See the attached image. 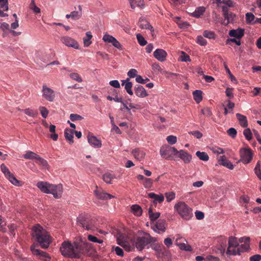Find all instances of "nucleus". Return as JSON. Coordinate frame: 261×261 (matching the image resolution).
Masks as SVG:
<instances>
[{
  "instance_id": "f257e3e1",
  "label": "nucleus",
  "mask_w": 261,
  "mask_h": 261,
  "mask_svg": "<svg viewBox=\"0 0 261 261\" xmlns=\"http://www.w3.org/2000/svg\"><path fill=\"white\" fill-rule=\"evenodd\" d=\"M61 254L64 256L81 258L83 256H90L94 252L93 245L87 242L85 238H76L73 244L69 241L63 242L60 247Z\"/></svg>"
},
{
  "instance_id": "f03ea898",
  "label": "nucleus",
  "mask_w": 261,
  "mask_h": 261,
  "mask_svg": "<svg viewBox=\"0 0 261 261\" xmlns=\"http://www.w3.org/2000/svg\"><path fill=\"white\" fill-rule=\"evenodd\" d=\"M156 241V239L151 237L149 233L139 231L134 238L133 245L137 250L141 251L145 248L148 249L150 243Z\"/></svg>"
},
{
  "instance_id": "7ed1b4c3",
  "label": "nucleus",
  "mask_w": 261,
  "mask_h": 261,
  "mask_svg": "<svg viewBox=\"0 0 261 261\" xmlns=\"http://www.w3.org/2000/svg\"><path fill=\"white\" fill-rule=\"evenodd\" d=\"M33 237L43 249L47 248L51 243V237L47 231L39 224L33 227Z\"/></svg>"
},
{
  "instance_id": "20e7f679",
  "label": "nucleus",
  "mask_w": 261,
  "mask_h": 261,
  "mask_svg": "<svg viewBox=\"0 0 261 261\" xmlns=\"http://www.w3.org/2000/svg\"><path fill=\"white\" fill-rule=\"evenodd\" d=\"M174 208L184 220H189L193 216V210L185 202L180 201L176 203Z\"/></svg>"
},
{
  "instance_id": "39448f33",
  "label": "nucleus",
  "mask_w": 261,
  "mask_h": 261,
  "mask_svg": "<svg viewBox=\"0 0 261 261\" xmlns=\"http://www.w3.org/2000/svg\"><path fill=\"white\" fill-rule=\"evenodd\" d=\"M77 224L87 230H95L96 229V221L88 215H82L77 218Z\"/></svg>"
},
{
  "instance_id": "423d86ee",
  "label": "nucleus",
  "mask_w": 261,
  "mask_h": 261,
  "mask_svg": "<svg viewBox=\"0 0 261 261\" xmlns=\"http://www.w3.org/2000/svg\"><path fill=\"white\" fill-rule=\"evenodd\" d=\"M162 156L166 159H174L178 153V151L174 147L170 146H163L160 149Z\"/></svg>"
},
{
  "instance_id": "0eeeda50",
  "label": "nucleus",
  "mask_w": 261,
  "mask_h": 261,
  "mask_svg": "<svg viewBox=\"0 0 261 261\" xmlns=\"http://www.w3.org/2000/svg\"><path fill=\"white\" fill-rule=\"evenodd\" d=\"M239 247V242L237 238L231 236L228 238V247L226 251V253L228 255H237V252H236L237 248Z\"/></svg>"
},
{
  "instance_id": "6e6552de",
  "label": "nucleus",
  "mask_w": 261,
  "mask_h": 261,
  "mask_svg": "<svg viewBox=\"0 0 261 261\" xmlns=\"http://www.w3.org/2000/svg\"><path fill=\"white\" fill-rule=\"evenodd\" d=\"M240 154L241 159L239 161V162H242L244 164L249 163L253 156V153L251 149L249 148H243L240 150Z\"/></svg>"
},
{
  "instance_id": "1a4fd4ad",
  "label": "nucleus",
  "mask_w": 261,
  "mask_h": 261,
  "mask_svg": "<svg viewBox=\"0 0 261 261\" xmlns=\"http://www.w3.org/2000/svg\"><path fill=\"white\" fill-rule=\"evenodd\" d=\"M118 244L125 249L126 250H130V239L125 234L118 233L117 237Z\"/></svg>"
},
{
  "instance_id": "9d476101",
  "label": "nucleus",
  "mask_w": 261,
  "mask_h": 261,
  "mask_svg": "<svg viewBox=\"0 0 261 261\" xmlns=\"http://www.w3.org/2000/svg\"><path fill=\"white\" fill-rule=\"evenodd\" d=\"M36 245L33 244L31 247V250L34 255L37 256L40 259L44 261H50V257L49 254L44 251H41L36 248Z\"/></svg>"
},
{
  "instance_id": "9b49d317",
  "label": "nucleus",
  "mask_w": 261,
  "mask_h": 261,
  "mask_svg": "<svg viewBox=\"0 0 261 261\" xmlns=\"http://www.w3.org/2000/svg\"><path fill=\"white\" fill-rule=\"evenodd\" d=\"M1 170L4 173L6 177L9 180V181L14 185L19 186V181L17 180L15 177L12 175L10 172L9 169L3 164L1 166Z\"/></svg>"
},
{
  "instance_id": "f8f14e48",
  "label": "nucleus",
  "mask_w": 261,
  "mask_h": 261,
  "mask_svg": "<svg viewBox=\"0 0 261 261\" xmlns=\"http://www.w3.org/2000/svg\"><path fill=\"white\" fill-rule=\"evenodd\" d=\"M43 97L49 101H53L55 97V93L53 90L44 85L42 86Z\"/></svg>"
},
{
  "instance_id": "ddd939ff",
  "label": "nucleus",
  "mask_w": 261,
  "mask_h": 261,
  "mask_svg": "<svg viewBox=\"0 0 261 261\" xmlns=\"http://www.w3.org/2000/svg\"><path fill=\"white\" fill-rule=\"evenodd\" d=\"M63 193L62 185H51L49 193L52 194L55 198H60Z\"/></svg>"
},
{
  "instance_id": "4468645a",
  "label": "nucleus",
  "mask_w": 261,
  "mask_h": 261,
  "mask_svg": "<svg viewBox=\"0 0 261 261\" xmlns=\"http://www.w3.org/2000/svg\"><path fill=\"white\" fill-rule=\"evenodd\" d=\"M61 41L68 47L78 49L79 44L76 41L68 36H63L61 38Z\"/></svg>"
},
{
  "instance_id": "2eb2a0df",
  "label": "nucleus",
  "mask_w": 261,
  "mask_h": 261,
  "mask_svg": "<svg viewBox=\"0 0 261 261\" xmlns=\"http://www.w3.org/2000/svg\"><path fill=\"white\" fill-rule=\"evenodd\" d=\"M138 24L141 29L150 31L152 36H153L154 28L145 18L140 17Z\"/></svg>"
},
{
  "instance_id": "dca6fc26",
  "label": "nucleus",
  "mask_w": 261,
  "mask_h": 261,
  "mask_svg": "<svg viewBox=\"0 0 261 261\" xmlns=\"http://www.w3.org/2000/svg\"><path fill=\"white\" fill-rule=\"evenodd\" d=\"M154 57L160 62H164L166 60L167 53L163 49H156L153 53Z\"/></svg>"
},
{
  "instance_id": "f3484780",
  "label": "nucleus",
  "mask_w": 261,
  "mask_h": 261,
  "mask_svg": "<svg viewBox=\"0 0 261 261\" xmlns=\"http://www.w3.org/2000/svg\"><path fill=\"white\" fill-rule=\"evenodd\" d=\"M88 141L89 143L95 148H100L102 144L101 141L98 139L95 136L90 133L88 135Z\"/></svg>"
},
{
  "instance_id": "a211bd4d",
  "label": "nucleus",
  "mask_w": 261,
  "mask_h": 261,
  "mask_svg": "<svg viewBox=\"0 0 261 261\" xmlns=\"http://www.w3.org/2000/svg\"><path fill=\"white\" fill-rule=\"evenodd\" d=\"M102 40L105 42L111 43L113 46L117 48H119L121 47L120 43L111 35L105 34L103 37Z\"/></svg>"
},
{
  "instance_id": "6ab92c4d",
  "label": "nucleus",
  "mask_w": 261,
  "mask_h": 261,
  "mask_svg": "<svg viewBox=\"0 0 261 261\" xmlns=\"http://www.w3.org/2000/svg\"><path fill=\"white\" fill-rule=\"evenodd\" d=\"M229 35L230 37L240 39L244 35V30L241 28L231 30L229 32Z\"/></svg>"
},
{
  "instance_id": "aec40b11",
  "label": "nucleus",
  "mask_w": 261,
  "mask_h": 261,
  "mask_svg": "<svg viewBox=\"0 0 261 261\" xmlns=\"http://www.w3.org/2000/svg\"><path fill=\"white\" fill-rule=\"evenodd\" d=\"M177 154L179 158L182 160L186 164L190 163L192 160V156L184 150L178 151Z\"/></svg>"
},
{
  "instance_id": "412c9836",
  "label": "nucleus",
  "mask_w": 261,
  "mask_h": 261,
  "mask_svg": "<svg viewBox=\"0 0 261 261\" xmlns=\"http://www.w3.org/2000/svg\"><path fill=\"white\" fill-rule=\"evenodd\" d=\"M219 163L220 165H223L229 169L232 170L233 169V165L227 159L225 155H222L220 157Z\"/></svg>"
},
{
  "instance_id": "4be33fe9",
  "label": "nucleus",
  "mask_w": 261,
  "mask_h": 261,
  "mask_svg": "<svg viewBox=\"0 0 261 261\" xmlns=\"http://www.w3.org/2000/svg\"><path fill=\"white\" fill-rule=\"evenodd\" d=\"M51 185L46 182L40 181L37 184V186L42 192L48 194Z\"/></svg>"
},
{
  "instance_id": "5701e85b",
  "label": "nucleus",
  "mask_w": 261,
  "mask_h": 261,
  "mask_svg": "<svg viewBox=\"0 0 261 261\" xmlns=\"http://www.w3.org/2000/svg\"><path fill=\"white\" fill-rule=\"evenodd\" d=\"M250 249V242H246L241 245L239 244V247L237 248L236 252L238 253L237 255H240L242 253L248 251Z\"/></svg>"
},
{
  "instance_id": "b1692460",
  "label": "nucleus",
  "mask_w": 261,
  "mask_h": 261,
  "mask_svg": "<svg viewBox=\"0 0 261 261\" xmlns=\"http://www.w3.org/2000/svg\"><path fill=\"white\" fill-rule=\"evenodd\" d=\"M148 197L154 199L153 203L156 204L157 202L162 203L164 200V196L162 195H157L154 193H148Z\"/></svg>"
},
{
  "instance_id": "393cba45",
  "label": "nucleus",
  "mask_w": 261,
  "mask_h": 261,
  "mask_svg": "<svg viewBox=\"0 0 261 261\" xmlns=\"http://www.w3.org/2000/svg\"><path fill=\"white\" fill-rule=\"evenodd\" d=\"M95 193L96 197L102 200H107L113 198L114 196L110 194L105 193L104 192H100L97 190L95 191Z\"/></svg>"
},
{
  "instance_id": "a878e982",
  "label": "nucleus",
  "mask_w": 261,
  "mask_h": 261,
  "mask_svg": "<svg viewBox=\"0 0 261 261\" xmlns=\"http://www.w3.org/2000/svg\"><path fill=\"white\" fill-rule=\"evenodd\" d=\"M73 132L74 130H71L69 128H66L64 132V136L66 140L70 143L72 144L73 143Z\"/></svg>"
},
{
  "instance_id": "bb28decb",
  "label": "nucleus",
  "mask_w": 261,
  "mask_h": 261,
  "mask_svg": "<svg viewBox=\"0 0 261 261\" xmlns=\"http://www.w3.org/2000/svg\"><path fill=\"white\" fill-rule=\"evenodd\" d=\"M135 93L139 97H144L147 95L145 89L140 85L135 88Z\"/></svg>"
},
{
  "instance_id": "cd10ccee",
  "label": "nucleus",
  "mask_w": 261,
  "mask_h": 261,
  "mask_svg": "<svg viewBox=\"0 0 261 261\" xmlns=\"http://www.w3.org/2000/svg\"><path fill=\"white\" fill-rule=\"evenodd\" d=\"M132 154H133V156L137 161H141L144 159L145 156V153L138 149H134L132 152Z\"/></svg>"
},
{
  "instance_id": "c85d7f7f",
  "label": "nucleus",
  "mask_w": 261,
  "mask_h": 261,
  "mask_svg": "<svg viewBox=\"0 0 261 261\" xmlns=\"http://www.w3.org/2000/svg\"><path fill=\"white\" fill-rule=\"evenodd\" d=\"M236 117L239 121L240 124L243 127H246L248 125V121L247 119V117L243 115L240 113H237L236 114Z\"/></svg>"
},
{
  "instance_id": "c756f323",
  "label": "nucleus",
  "mask_w": 261,
  "mask_h": 261,
  "mask_svg": "<svg viewBox=\"0 0 261 261\" xmlns=\"http://www.w3.org/2000/svg\"><path fill=\"white\" fill-rule=\"evenodd\" d=\"M132 213L137 216L140 217L142 215L143 211L141 207L138 204L132 205Z\"/></svg>"
},
{
  "instance_id": "7c9ffc66",
  "label": "nucleus",
  "mask_w": 261,
  "mask_h": 261,
  "mask_svg": "<svg viewBox=\"0 0 261 261\" xmlns=\"http://www.w3.org/2000/svg\"><path fill=\"white\" fill-rule=\"evenodd\" d=\"M223 16L225 18V20L222 22V23L225 25H226L230 22H231L233 21L236 15L232 12H229L228 14H225V15Z\"/></svg>"
},
{
  "instance_id": "2f4dec72",
  "label": "nucleus",
  "mask_w": 261,
  "mask_h": 261,
  "mask_svg": "<svg viewBox=\"0 0 261 261\" xmlns=\"http://www.w3.org/2000/svg\"><path fill=\"white\" fill-rule=\"evenodd\" d=\"M205 8L203 6L197 7L195 11L192 14V15L195 18L200 17L204 13Z\"/></svg>"
},
{
  "instance_id": "473e14b6",
  "label": "nucleus",
  "mask_w": 261,
  "mask_h": 261,
  "mask_svg": "<svg viewBox=\"0 0 261 261\" xmlns=\"http://www.w3.org/2000/svg\"><path fill=\"white\" fill-rule=\"evenodd\" d=\"M115 178V175L110 172H107L102 176L103 181L107 184H112L111 181Z\"/></svg>"
},
{
  "instance_id": "72a5a7b5",
  "label": "nucleus",
  "mask_w": 261,
  "mask_h": 261,
  "mask_svg": "<svg viewBox=\"0 0 261 261\" xmlns=\"http://www.w3.org/2000/svg\"><path fill=\"white\" fill-rule=\"evenodd\" d=\"M92 38V35L90 32H87L86 33V36L83 38L84 45L85 47L89 46L91 43V41Z\"/></svg>"
},
{
  "instance_id": "f704fd0d",
  "label": "nucleus",
  "mask_w": 261,
  "mask_h": 261,
  "mask_svg": "<svg viewBox=\"0 0 261 261\" xmlns=\"http://www.w3.org/2000/svg\"><path fill=\"white\" fill-rule=\"evenodd\" d=\"M56 128V126L53 124H51L49 127V132L51 133L50 135V137L54 141H57L58 139V135L55 133Z\"/></svg>"
},
{
  "instance_id": "c9c22d12",
  "label": "nucleus",
  "mask_w": 261,
  "mask_h": 261,
  "mask_svg": "<svg viewBox=\"0 0 261 261\" xmlns=\"http://www.w3.org/2000/svg\"><path fill=\"white\" fill-rule=\"evenodd\" d=\"M36 163L40 165H41L45 168H47L49 166L47 162L44 159L40 157L39 155L37 156Z\"/></svg>"
},
{
  "instance_id": "e433bc0d",
  "label": "nucleus",
  "mask_w": 261,
  "mask_h": 261,
  "mask_svg": "<svg viewBox=\"0 0 261 261\" xmlns=\"http://www.w3.org/2000/svg\"><path fill=\"white\" fill-rule=\"evenodd\" d=\"M202 93L200 90H195L193 92L194 99L197 103H199L202 100Z\"/></svg>"
},
{
  "instance_id": "4c0bfd02",
  "label": "nucleus",
  "mask_w": 261,
  "mask_h": 261,
  "mask_svg": "<svg viewBox=\"0 0 261 261\" xmlns=\"http://www.w3.org/2000/svg\"><path fill=\"white\" fill-rule=\"evenodd\" d=\"M165 224L166 223L164 220H159L156 223L155 227L159 230L165 231Z\"/></svg>"
},
{
  "instance_id": "58836bf2",
  "label": "nucleus",
  "mask_w": 261,
  "mask_h": 261,
  "mask_svg": "<svg viewBox=\"0 0 261 261\" xmlns=\"http://www.w3.org/2000/svg\"><path fill=\"white\" fill-rule=\"evenodd\" d=\"M148 214L151 221L156 220L160 216V213L159 212L153 213L151 207L149 208Z\"/></svg>"
},
{
  "instance_id": "ea45409f",
  "label": "nucleus",
  "mask_w": 261,
  "mask_h": 261,
  "mask_svg": "<svg viewBox=\"0 0 261 261\" xmlns=\"http://www.w3.org/2000/svg\"><path fill=\"white\" fill-rule=\"evenodd\" d=\"M196 154L202 161H207L209 159L208 154L205 152L198 151L196 152Z\"/></svg>"
},
{
  "instance_id": "a19ab883",
  "label": "nucleus",
  "mask_w": 261,
  "mask_h": 261,
  "mask_svg": "<svg viewBox=\"0 0 261 261\" xmlns=\"http://www.w3.org/2000/svg\"><path fill=\"white\" fill-rule=\"evenodd\" d=\"M121 82L122 86H124L127 92L129 94H130V82H129V78H127L125 80H122Z\"/></svg>"
},
{
  "instance_id": "79ce46f5",
  "label": "nucleus",
  "mask_w": 261,
  "mask_h": 261,
  "mask_svg": "<svg viewBox=\"0 0 261 261\" xmlns=\"http://www.w3.org/2000/svg\"><path fill=\"white\" fill-rule=\"evenodd\" d=\"M38 154L31 151H28L24 155L23 157L25 159L33 160L36 159Z\"/></svg>"
},
{
  "instance_id": "37998d69",
  "label": "nucleus",
  "mask_w": 261,
  "mask_h": 261,
  "mask_svg": "<svg viewBox=\"0 0 261 261\" xmlns=\"http://www.w3.org/2000/svg\"><path fill=\"white\" fill-rule=\"evenodd\" d=\"M88 240L93 243H97L98 244H102L103 243V240L97 238L96 237L89 234L87 237Z\"/></svg>"
},
{
  "instance_id": "c03bdc74",
  "label": "nucleus",
  "mask_w": 261,
  "mask_h": 261,
  "mask_svg": "<svg viewBox=\"0 0 261 261\" xmlns=\"http://www.w3.org/2000/svg\"><path fill=\"white\" fill-rule=\"evenodd\" d=\"M255 19L254 15L251 13L246 14V21L247 23H254Z\"/></svg>"
},
{
  "instance_id": "a18cd8bd",
  "label": "nucleus",
  "mask_w": 261,
  "mask_h": 261,
  "mask_svg": "<svg viewBox=\"0 0 261 261\" xmlns=\"http://www.w3.org/2000/svg\"><path fill=\"white\" fill-rule=\"evenodd\" d=\"M203 36L208 39H215L216 37L215 34L213 31L208 30H205L203 32Z\"/></svg>"
},
{
  "instance_id": "49530a36",
  "label": "nucleus",
  "mask_w": 261,
  "mask_h": 261,
  "mask_svg": "<svg viewBox=\"0 0 261 261\" xmlns=\"http://www.w3.org/2000/svg\"><path fill=\"white\" fill-rule=\"evenodd\" d=\"M142 184L145 188H150L152 186L153 180L149 178H145L142 181Z\"/></svg>"
},
{
  "instance_id": "de8ad7c7",
  "label": "nucleus",
  "mask_w": 261,
  "mask_h": 261,
  "mask_svg": "<svg viewBox=\"0 0 261 261\" xmlns=\"http://www.w3.org/2000/svg\"><path fill=\"white\" fill-rule=\"evenodd\" d=\"M25 114L32 117H35L38 115L37 111H34L29 108L23 110Z\"/></svg>"
},
{
  "instance_id": "09e8293b",
  "label": "nucleus",
  "mask_w": 261,
  "mask_h": 261,
  "mask_svg": "<svg viewBox=\"0 0 261 261\" xmlns=\"http://www.w3.org/2000/svg\"><path fill=\"white\" fill-rule=\"evenodd\" d=\"M260 161H258L254 168V172L258 178L261 180V171L260 168Z\"/></svg>"
},
{
  "instance_id": "8fccbe9b",
  "label": "nucleus",
  "mask_w": 261,
  "mask_h": 261,
  "mask_svg": "<svg viewBox=\"0 0 261 261\" xmlns=\"http://www.w3.org/2000/svg\"><path fill=\"white\" fill-rule=\"evenodd\" d=\"M136 36L138 42L140 45L144 46L147 44V41L140 34H137Z\"/></svg>"
},
{
  "instance_id": "3c124183",
  "label": "nucleus",
  "mask_w": 261,
  "mask_h": 261,
  "mask_svg": "<svg viewBox=\"0 0 261 261\" xmlns=\"http://www.w3.org/2000/svg\"><path fill=\"white\" fill-rule=\"evenodd\" d=\"M149 247H151V248L154 250V251H160V250L162 249L163 246L161 244H160L159 243H156L155 242H153L152 243H150L149 245Z\"/></svg>"
},
{
  "instance_id": "603ef678",
  "label": "nucleus",
  "mask_w": 261,
  "mask_h": 261,
  "mask_svg": "<svg viewBox=\"0 0 261 261\" xmlns=\"http://www.w3.org/2000/svg\"><path fill=\"white\" fill-rule=\"evenodd\" d=\"M231 42L235 43L237 45L239 46L241 44L240 39H237L236 38H229L227 39L226 41V44L227 45H231Z\"/></svg>"
},
{
  "instance_id": "864d4df0",
  "label": "nucleus",
  "mask_w": 261,
  "mask_h": 261,
  "mask_svg": "<svg viewBox=\"0 0 261 261\" xmlns=\"http://www.w3.org/2000/svg\"><path fill=\"white\" fill-rule=\"evenodd\" d=\"M196 42L201 46H205L207 44V41L201 36H197Z\"/></svg>"
},
{
  "instance_id": "5fc2aeb1",
  "label": "nucleus",
  "mask_w": 261,
  "mask_h": 261,
  "mask_svg": "<svg viewBox=\"0 0 261 261\" xmlns=\"http://www.w3.org/2000/svg\"><path fill=\"white\" fill-rule=\"evenodd\" d=\"M165 197L168 202H170L175 197V194L173 192H167L165 193Z\"/></svg>"
},
{
  "instance_id": "6e6d98bb",
  "label": "nucleus",
  "mask_w": 261,
  "mask_h": 261,
  "mask_svg": "<svg viewBox=\"0 0 261 261\" xmlns=\"http://www.w3.org/2000/svg\"><path fill=\"white\" fill-rule=\"evenodd\" d=\"M71 19L73 20H77L80 19L82 16V12L76 11H73L71 12Z\"/></svg>"
},
{
  "instance_id": "4d7b16f0",
  "label": "nucleus",
  "mask_w": 261,
  "mask_h": 261,
  "mask_svg": "<svg viewBox=\"0 0 261 261\" xmlns=\"http://www.w3.org/2000/svg\"><path fill=\"white\" fill-rule=\"evenodd\" d=\"M39 110L40 111L41 116L44 118H46L47 117L48 113H49V112H48V110L46 109V108H45V107H40Z\"/></svg>"
},
{
  "instance_id": "13d9d810",
  "label": "nucleus",
  "mask_w": 261,
  "mask_h": 261,
  "mask_svg": "<svg viewBox=\"0 0 261 261\" xmlns=\"http://www.w3.org/2000/svg\"><path fill=\"white\" fill-rule=\"evenodd\" d=\"M83 119V117L80 115L76 114H71L70 115V119L72 121H75L77 120H81Z\"/></svg>"
},
{
  "instance_id": "bf43d9fd",
  "label": "nucleus",
  "mask_w": 261,
  "mask_h": 261,
  "mask_svg": "<svg viewBox=\"0 0 261 261\" xmlns=\"http://www.w3.org/2000/svg\"><path fill=\"white\" fill-rule=\"evenodd\" d=\"M243 134L247 140H251L252 133L249 128L245 129L243 132Z\"/></svg>"
},
{
  "instance_id": "052dcab7",
  "label": "nucleus",
  "mask_w": 261,
  "mask_h": 261,
  "mask_svg": "<svg viewBox=\"0 0 261 261\" xmlns=\"http://www.w3.org/2000/svg\"><path fill=\"white\" fill-rule=\"evenodd\" d=\"M70 77L73 80L76 81L78 82H82V79L80 76L79 74L77 73H71L70 74Z\"/></svg>"
},
{
  "instance_id": "680f3d73",
  "label": "nucleus",
  "mask_w": 261,
  "mask_h": 261,
  "mask_svg": "<svg viewBox=\"0 0 261 261\" xmlns=\"http://www.w3.org/2000/svg\"><path fill=\"white\" fill-rule=\"evenodd\" d=\"M30 8L33 10L35 13H39L40 12V9L37 7L33 0L30 4Z\"/></svg>"
},
{
  "instance_id": "e2e57ef3",
  "label": "nucleus",
  "mask_w": 261,
  "mask_h": 261,
  "mask_svg": "<svg viewBox=\"0 0 261 261\" xmlns=\"http://www.w3.org/2000/svg\"><path fill=\"white\" fill-rule=\"evenodd\" d=\"M167 142L171 145L174 144L177 141V138L175 136L171 135L167 137Z\"/></svg>"
},
{
  "instance_id": "0e129e2a",
  "label": "nucleus",
  "mask_w": 261,
  "mask_h": 261,
  "mask_svg": "<svg viewBox=\"0 0 261 261\" xmlns=\"http://www.w3.org/2000/svg\"><path fill=\"white\" fill-rule=\"evenodd\" d=\"M227 134L232 138H234L237 136V132L235 128L231 127L227 130Z\"/></svg>"
},
{
  "instance_id": "69168bd1",
  "label": "nucleus",
  "mask_w": 261,
  "mask_h": 261,
  "mask_svg": "<svg viewBox=\"0 0 261 261\" xmlns=\"http://www.w3.org/2000/svg\"><path fill=\"white\" fill-rule=\"evenodd\" d=\"M217 2L219 3H223L226 5V6L228 7H233V2L230 0H223L221 1V0H217Z\"/></svg>"
},
{
  "instance_id": "338daca9",
  "label": "nucleus",
  "mask_w": 261,
  "mask_h": 261,
  "mask_svg": "<svg viewBox=\"0 0 261 261\" xmlns=\"http://www.w3.org/2000/svg\"><path fill=\"white\" fill-rule=\"evenodd\" d=\"M205 261H220V259L217 257L213 255H208L205 257Z\"/></svg>"
},
{
  "instance_id": "774afa93",
  "label": "nucleus",
  "mask_w": 261,
  "mask_h": 261,
  "mask_svg": "<svg viewBox=\"0 0 261 261\" xmlns=\"http://www.w3.org/2000/svg\"><path fill=\"white\" fill-rule=\"evenodd\" d=\"M261 260V255L259 254H255L250 257V261H260Z\"/></svg>"
}]
</instances>
